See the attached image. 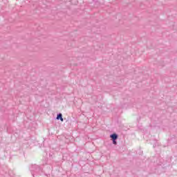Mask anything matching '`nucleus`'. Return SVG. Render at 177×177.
Returning a JSON list of instances; mask_svg holds the SVG:
<instances>
[{
  "instance_id": "f257e3e1",
  "label": "nucleus",
  "mask_w": 177,
  "mask_h": 177,
  "mask_svg": "<svg viewBox=\"0 0 177 177\" xmlns=\"http://www.w3.org/2000/svg\"><path fill=\"white\" fill-rule=\"evenodd\" d=\"M42 171V169L37 165H33L30 167V172L33 177H35V174L39 175Z\"/></svg>"
},
{
  "instance_id": "f03ea898",
  "label": "nucleus",
  "mask_w": 177,
  "mask_h": 177,
  "mask_svg": "<svg viewBox=\"0 0 177 177\" xmlns=\"http://www.w3.org/2000/svg\"><path fill=\"white\" fill-rule=\"evenodd\" d=\"M110 138L112 140H117L118 139V135L117 133H113L110 135Z\"/></svg>"
},
{
  "instance_id": "7ed1b4c3",
  "label": "nucleus",
  "mask_w": 177,
  "mask_h": 177,
  "mask_svg": "<svg viewBox=\"0 0 177 177\" xmlns=\"http://www.w3.org/2000/svg\"><path fill=\"white\" fill-rule=\"evenodd\" d=\"M56 120H60V121L63 122V115L62 113H58Z\"/></svg>"
},
{
  "instance_id": "20e7f679",
  "label": "nucleus",
  "mask_w": 177,
  "mask_h": 177,
  "mask_svg": "<svg viewBox=\"0 0 177 177\" xmlns=\"http://www.w3.org/2000/svg\"><path fill=\"white\" fill-rule=\"evenodd\" d=\"M113 145H117V140H112Z\"/></svg>"
}]
</instances>
